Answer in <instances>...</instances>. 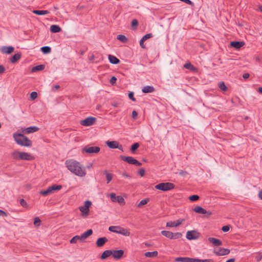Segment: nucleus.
<instances>
[{"mask_svg":"<svg viewBox=\"0 0 262 262\" xmlns=\"http://www.w3.org/2000/svg\"><path fill=\"white\" fill-rule=\"evenodd\" d=\"M104 173L106 176L107 183H109L113 179V174L111 173H108L107 170L104 171Z\"/></svg>","mask_w":262,"mask_h":262,"instance_id":"obj_33","label":"nucleus"},{"mask_svg":"<svg viewBox=\"0 0 262 262\" xmlns=\"http://www.w3.org/2000/svg\"><path fill=\"white\" fill-rule=\"evenodd\" d=\"M193 210L194 212L199 214H205L207 213L208 215H211L212 214L211 212L207 211L205 209L200 206H196L194 208Z\"/></svg>","mask_w":262,"mask_h":262,"instance_id":"obj_16","label":"nucleus"},{"mask_svg":"<svg viewBox=\"0 0 262 262\" xmlns=\"http://www.w3.org/2000/svg\"><path fill=\"white\" fill-rule=\"evenodd\" d=\"M155 89L153 86L147 85L142 89V92L144 93H152L154 91Z\"/></svg>","mask_w":262,"mask_h":262,"instance_id":"obj_27","label":"nucleus"},{"mask_svg":"<svg viewBox=\"0 0 262 262\" xmlns=\"http://www.w3.org/2000/svg\"><path fill=\"white\" fill-rule=\"evenodd\" d=\"M21 54L17 53L14 54L13 56H12L10 58V61L12 63H15L18 60H19L21 58Z\"/></svg>","mask_w":262,"mask_h":262,"instance_id":"obj_23","label":"nucleus"},{"mask_svg":"<svg viewBox=\"0 0 262 262\" xmlns=\"http://www.w3.org/2000/svg\"><path fill=\"white\" fill-rule=\"evenodd\" d=\"M19 203L20 205L24 207H26L28 206L27 202L23 199H21L20 200Z\"/></svg>","mask_w":262,"mask_h":262,"instance_id":"obj_48","label":"nucleus"},{"mask_svg":"<svg viewBox=\"0 0 262 262\" xmlns=\"http://www.w3.org/2000/svg\"><path fill=\"white\" fill-rule=\"evenodd\" d=\"M122 176L125 178H130V176L126 172H123Z\"/></svg>","mask_w":262,"mask_h":262,"instance_id":"obj_60","label":"nucleus"},{"mask_svg":"<svg viewBox=\"0 0 262 262\" xmlns=\"http://www.w3.org/2000/svg\"><path fill=\"white\" fill-rule=\"evenodd\" d=\"M139 146V144L138 143H135L132 145L131 146V150L133 152H134L135 150H136Z\"/></svg>","mask_w":262,"mask_h":262,"instance_id":"obj_43","label":"nucleus"},{"mask_svg":"<svg viewBox=\"0 0 262 262\" xmlns=\"http://www.w3.org/2000/svg\"><path fill=\"white\" fill-rule=\"evenodd\" d=\"M230 251L228 249L220 248L217 250H214V253L219 256L226 255L229 254Z\"/></svg>","mask_w":262,"mask_h":262,"instance_id":"obj_14","label":"nucleus"},{"mask_svg":"<svg viewBox=\"0 0 262 262\" xmlns=\"http://www.w3.org/2000/svg\"><path fill=\"white\" fill-rule=\"evenodd\" d=\"M184 68L187 69H190L192 71H194L195 70V67L192 66L190 63H186L184 66Z\"/></svg>","mask_w":262,"mask_h":262,"instance_id":"obj_40","label":"nucleus"},{"mask_svg":"<svg viewBox=\"0 0 262 262\" xmlns=\"http://www.w3.org/2000/svg\"><path fill=\"white\" fill-rule=\"evenodd\" d=\"M138 25V21L137 19H133L132 21V26L133 27L134 26L137 27Z\"/></svg>","mask_w":262,"mask_h":262,"instance_id":"obj_53","label":"nucleus"},{"mask_svg":"<svg viewBox=\"0 0 262 262\" xmlns=\"http://www.w3.org/2000/svg\"><path fill=\"white\" fill-rule=\"evenodd\" d=\"M6 215H7V214L5 211L0 210V216H6Z\"/></svg>","mask_w":262,"mask_h":262,"instance_id":"obj_61","label":"nucleus"},{"mask_svg":"<svg viewBox=\"0 0 262 262\" xmlns=\"http://www.w3.org/2000/svg\"><path fill=\"white\" fill-rule=\"evenodd\" d=\"M5 71V68L2 65H0V74L3 73Z\"/></svg>","mask_w":262,"mask_h":262,"instance_id":"obj_58","label":"nucleus"},{"mask_svg":"<svg viewBox=\"0 0 262 262\" xmlns=\"http://www.w3.org/2000/svg\"><path fill=\"white\" fill-rule=\"evenodd\" d=\"M182 2H185L187 4L192 5L193 4L192 2L190 0H180Z\"/></svg>","mask_w":262,"mask_h":262,"instance_id":"obj_59","label":"nucleus"},{"mask_svg":"<svg viewBox=\"0 0 262 262\" xmlns=\"http://www.w3.org/2000/svg\"><path fill=\"white\" fill-rule=\"evenodd\" d=\"M93 233L92 229H89L80 235V241H83L85 239L91 235Z\"/></svg>","mask_w":262,"mask_h":262,"instance_id":"obj_21","label":"nucleus"},{"mask_svg":"<svg viewBox=\"0 0 262 262\" xmlns=\"http://www.w3.org/2000/svg\"><path fill=\"white\" fill-rule=\"evenodd\" d=\"M32 12L34 14H35L36 15H43L48 14L49 13V11L48 10H34Z\"/></svg>","mask_w":262,"mask_h":262,"instance_id":"obj_29","label":"nucleus"},{"mask_svg":"<svg viewBox=\"0 0 262 262\" xmlns=\"http://www.w3.org/2000/svg\"><path fill=\"white\" fill-rule=\"evenodd\" d=\"M50 31L53 33H58L61 31V28L57 25H53L50 27Z\"/></svg>","mask_w":262,"mask_h":262,"instance_id":"obj_30","label":"nucleus"},{"mask_svg":"<svg viewBox=\"0 0 262 262\" xmlns=\"http://www.w3.org/2000/svg\"><path fill=\"white\" fill-rule=\"evenodd\" d=\"M53 193V191H52L50 187H48L46 190H41L40 192V194L42 195L43 196H47L49 194H50Z\"/></svg>","mask_w":262,"mask_h":262,"instance_id":"obj_31","label":"nucleus"},{"mask_svg":"<svg viewBox=\"0 0 262 262\" xmlns=\"http://www.w3.org/2000/svg\"><path fill=\"white\" fill-rule=\"evenodd\" d=\"M255 258L257 261H260L262 258V255L260 253H258L255 256Z\"/></svg>","mask_w":262,"mask_h":262,"instance_id":"obj_49","label":"nucleus"},{"mask_svg":"<svg viewBox=\"0 0 262 262\" xmlns=\"http://www.w3.org/2000/svg\"><path fill=\"white\" fill-rule=\"evenodd\" d=\"M244 45V43L242 41H232V42H231V43H230L231 46L235 48L236 49H239Z\"/></svg>","mask_w":262,"mask_h":262,"instance_id":"obj_25","label":"nucleus"},{"mask_svg":"<svg viewBox=\"0 0 262 262\" xmlns=\"http://www.w3.org/2000/svg\"><path fill=\"white\" fill-rule=\"evenodd\" d=\"M45 68V66L42 64L38 65L37 66L34 67L32 69V71L33 72H36L37 71H41L43 70Z\"/></svg>","mask_w":262,"mask_h":262,"instance_id":"obj_34","label":"nucleus"},{"mask_svg":"<svg viewBox=\"0 0 262 262\" xmlns=\"http://www.w3.org/2000/svg\"><path fill=\"white\" fill-rule=\"evenodd\" d=\"M107 241V238L105 237L99 238L96 242V245L98 247H102Z\"/></svg>","mask_w":262,"mask_h":262,"instance_id":"obj_22","label":"nucleus"},{"mask_svg":"<svg viewBox=\"0 0 262 262\" xmlns=\"http://www.w3.org/2000/svg\"><path fill=\"white\" fill-rule=\"evenodd\" d=\"M128 97L129 98V99H130L133 101H136V99L134 97V93L133 92H130L128 94Z\"/></svg>","mask_w":262,"mask_h":262,"instance_id":"obj_50","label":"nucleus"},{"mask_svg":"<svg viewBox=\"0 0 262 262\" xmlns=\"http://www.w3.org/2000/svg\"><path fill=\"white\" fill-rule=\"evenodd\" d=\"M117 38L122 42L125 43L127 41V38L123 35H119Z\"/></svg>","mask_w":262,"mask_h":262,"instance_id":"obj_36","label":"nucleus"},{"mask_svg":"<svg viewBox=\"0 0 262 262\" xmlns=\"http://www.w3.org/2000/svg\"><path fill=\"white\" fill-rule=\"evenodd\" d=\"M152 36L153 35L151 33H148V34H146V35H145L144 36H143L142 38L143 39V40L145 41L147 39L152 37Z\"/></svg>","mask_w":262,"mask_h":262,"instance_id":"obj_46","label":"nucleus"},{"mask_svg":"<svg viewBox=\"0 0 262 262\" xmlns=\"http://www.w3.org/2000/svg\"><path fill=\"white\" fill-rule=\"evenodd\" d=\"M53 192L56 190H59L61 189L62 186L61 185H54L50 187Z\"/></svg>","mask_w":262,"mask_h":262,"instance_id":"obj_41","label":"nucleus"},{"mask_svg":"<svg viewBox=\"0 0 262 262\" xmlns=\"http://www.w3.org/2000/svg\"><path fill=\"white\" fill-rule=\"evenodd\" d=\"M235 260L234 258H231L227 260L226 262H234Z\"/></svg>","mask_w":262,"mask_h":262,"instance_id":"obj_64","label":"nucleus"},{"mask_svg":"<svg viewBox=\"0 0 262 262\" xmlns=\"http://www.w3.org/2000/svg\"><path fill=\"white\" fill-rule=\"evenodd\" d=\"M139 174L141 176L143 177L145 174V170L143 168H141L139 170Z\"/></svg>","mask_w":262,"mask_h":262,"instance_id":"obj_54","label":"nucleus"},{"mask_svg":"<svg viewBox=\"0 0 262 262\" xmlns=\"http://www.w3.org/2000/svg\"><path fill=\"white\" fill-rule=\"evenodd\" d=\"M117 81V78L115 76H113L110 79V83L112 84H114Z\"/></svg>","mask_w":262,"mask_h":262,"instance_id":"obj_52","label":"nucleus"},{"mask_svg":"<svg viewBox=\"0 0 262 262\" xmlns=\"http://www.w3.org/2000/svg\"><path fill=\"white\" fill-rule=\"evenodd\" d=\"M191 201H196L199 200V196L198 195H191L189 198Z\"/></svg>","mask_w":262,"mask_h":262,"instance_id":"obj_45","label":"nucleus"},{"mask_svg":"<svg viewBox=\"0 0 262 262\" xmlns=\"http://www.w3.org/2000/svg\"><path fill=\"white\" fill-rule=\"evenodd\" d=\"M155 188L163 191L171 190L174 188V185L170 182L161 183L155 186Z\"/></svg>","mask_w":262,"mask_h":262,"instance_id":"obj_6","label":"nucleus"},{"mask_svg":"<svg viewBox=\"0 0 262 262\" xmlns=\"http://www.w3.org/2000/svg\"><path fill=\"white\" fill-rule=\"evenodd\" d=\"M175 260L177 262H213V260L211 259H199L187 257H177Z\"/></svg>","mask_w":262,"mask_h":262,"instance_id":"obj_4","label":"nucleus"},{"mask_svg":"<svg viewBox=\"0 0 262 262\" xmlns=\"http://www.w3.org/2000/svg\"><path fill=\"white\" fill-rule=\"evenodd\" d=\"M97 119L94 117H88L84 120L80 121V124L84 126H89L94 124Z\"/></svg>","mask_w":262,"mask_h":262,"instance_id":"obj_9","label":"nucleus"},{"mask_svg":"<svg viewBox=\"0 0 262 262\" xmlns=\"http://www.w3.org/2000/svg\"><path fill=\"white\" fill-rule=\"evenodd\" d=\"M148 201V199H144V200H141L140 202V203L138 204V207H141L143 205H144L146 204L147 203Z\"/></svg>","mask_w":262,"mask_h":262,"instance_id":"obj_42","label":"nucleus"},{"mask_svg":"<svg viewBox=\"0 0 262 262\" xmlns=\"http://www.w3.org/2000/svg\"><path fill=\"white\" fill-rule=\"evenodd\" d=\"M112 250H107L104 251L101 254V258L105 259L111 255H112Z\"/></svg>","mask_w":262,"mask_h":262,"instance_id":"obj_26","label":"nucleus"},{"mask_svg":"<svg viewBox=\"0 0 262 262\" xmlns=\"http://www.w3.org/2000/svg\"><path fill=\"white\" fill-rule=\"evenodd\" d=\"M200 233L196 230L188 231L186 233V238L189 240H193L198 238Z\"/></svg>","mask_w":262,"mask_h":262,"instance_id":"obj_12","label":"nucleus"},{"mask_svg":"<svg viewBox=\"0 0 262 262\" xmlns=\"http://www.w3.org/2000/svg\"><path fill=\"white\" fill-rule=\"evenodd\" d=\"M11 156L12 158L16 160L31 161L34 159V157L30 154L17 150L13 151Z\"/></svg>","mask_w":262,"mask_h":262,"instance_id":"obj_3","label":"nucleus"},{"mask_svg":"<svg viewBox=\"0 0 262 262\" xmlns=\"http://www.w3.org/2000/svg\"><path fill=\"white\" fill-rule=\"evenodd\" d=\"M59 88H60V86L59 85H55L52 87V90H58L59 89Z\"/></svg>","mask_w":262,"mask_h":262,"instance_id":"obj_63","label":"nucleus"},{"mask_svg":"<svg viewBox=\"0 0 262 262\" xmlns=\"http://www.w3.org/2000/svg\"><path fill=\"white\" fill-rule=\"evenodd\" d=\"M41 51L45 54H48L51 52V49L50 47L44 46L41 48Z\"/></svg>","mask_w":262,"mask_h":262,"instance_id":"obj_35","label":"nucleus"},{"mask_svg":"<svg viewBox=\"0 0 262 262\" xmlns=\"http://www.w3.org/2000/svg\"><path fill=\"white\" fill-rule=\"evenodd\" d=\"M92 203L90 201H86L84 202V205L83 206H80L79 207V210L81 212L82 215H88L89 213V207L91 205Z\"/></svg>","mask_w":262,"mask_h":262,"instance_id":"obj_11","label":"nucleus"},{"mask_svg":"<svg viewBox=\"0 0 262 262\" xmlns=\"http://www.w3.org/2000/svg\"><path fill=\"white\" fill-rule=\"evenodd\" d=\"M108 230L111 232L120 234L126 236H128L130 235L129 230L122 228L120 226H112L108 228Z\"/></svg>","mask_w":262,"mask_h":262,"instance_id":"obj_5","label":"nucleus"},{"mask_svg":"<svg viewBox=\"0 0 262 262\" xmlns=\"http://www.w3.org/2000/svg\"><path fill=\"white\" fill-rule=\"evenodd\" d=\"M183 221V220H178L173 222H168L166 223V226L169 227H176L180 225Z\"/></svg>","mask_w":262,"mask_h":262,"instance_id":"obj_18","label":"nucleus"},{"mask_svg":"<svg viewBox=\"0 0 262 262\" xmlns=\"http://www.w3.org/2000/svg\"><path fill=\"white\" fill-rule=\"evenodd\" d=\"M158 253L157 251L153 252H147L145 253L144 255L146 257H156L158 256Z\"/></svg>","mask_w":262,"mask_h":262,"instance_id":"obj_28","label":"nucleus"},{"mask_svg":"<svg viewBox=\"0 0 262 262\" xmlns=\"http://www.w3.org/2000/svg\"><path fill=\"white\" fill-rule=\"evenodd\" d=\"M208 240L209 243H211L214 246H220L222 245V242L219 239L214 237H209Z\"/></svg>","mask_w":262,"mask_h":262,"instance_id":"obj_19","label":"nucleus"},{"mask_svg":"<svg viewBox=\"0 0 262 262\" xmlns=\"http://www.w3.org/2000/svg\"><path fill=\"white\" fill-rule=\"evenodd\" d=\"M182 234L180 232L172 233L171 239H175L181 238Z\"/></svg>","mask_w":262,"mask_h":262,"instance_id":"obj_38","label":"nucleus"},{"mask_svg":"<svg viewBox=\"0 0 262 262\" xmlns=\"http://www.w3.org/2000/svg\"><path fill=\"white\" fill-rule=\"evenodd\" d=\"M38 130L39 128L36 126H31L24 129L22 132L25 134H30L36 132Z\"/></svg>","mask_w":262,"mask_h":262,"instance_id":"obj_20","label":"nucleus"},{"mask_svg":"<svg viewBox=\"0 0 262 262\" xmlns=\"http://www.w3.org/2000/svg\"><path fill=\"white\" fill-rule=\"evenodd\" d=\"M110 62L114 64H117L120 62V60L115 56L109 55L108 56Z\"/></svg>","mask_w":262,"mask_h":262,"instance_id":"obj_24","label":"nucleus"},{"mask_svg":"<svg viewBox=\"0 0 262 262\" xmlns=\"http://www.w3.org/2000/svg\"><path fill=\"white\" fill-rule=\"evenodd\" d=\"M41 222L40 220L38 217H36L34 219V225L36 226H39L40 225V223Z\"/></svg>","mask_w":262,"mask_h":262,"instance_id":"obj_44","label":"nucleus"},{"mask_svg":"<svg viewBox=\"0 0 262 262\" xmlns=\"http://www.w3.org/2000/svg\"><path fill=\"white\" fill-rule=\"evenodd\" d=\"M78 240H80V236L76 235L71 239L70 242L71 244H75L77 243Z\"/></svg>","mask_w":262,"mask_h":262,"instance_id":"obj_37","label":"nucleus"},{"mask_svg":"<svg viewBox=\"0 0 262 262\" xmlns=\"http://www.w3.org/2000/svg\"><path fill=\"white\" fill-rule=\"evenodd\" d=\"M13 137L15 141L18 145L23 146L30 147L32 146V141L22 134L14 133Z\"/></svg>","mask_w":262,"mask_h":262,"instance_id":"obj_2","label":"nucleus"},{"mask_svg":"<svg viewBox=\"0 0 262 262\" xmlns=\"http://www.w3.org/2000/svg\"><path fill=\"white\" fill-rule=\"evenodd\" d=\"M218 86L220 89L223 91H226L227 89V86L225 84L224 82H220L218 84Z\"/></svg>","mask_w":262,"mask_h":262,"instance_id":"obj_39","label":"nucleus"},{"mask_svg":"<svg viewBox=\"0 0 262 262\" xmlns=\"http://www.w3.org/2000/svg\"><path fill=\"white\" fill-rule=\"evenodd\" d=\"M65 165L71 172L78 177H83L86 174L85 168L77 161L69 159L65 162Z\"/></svg>","mask_w":262,"mask_h":262,"instance_id":"obj_1","label":"nucleus"},{"mask_svg":"<svg viewBox=\"0 0 262 262\" xmlns=\"http://www.w3.org/2000/svg\"><path fill=\"white\" fill-rule=\"evenodd\" d=\"M161 234L165 236V237L169 238L170 239H171L172 235V232L169 231H166V230H163L161 231Z\"/></svg>","mask_w":262,"mask_h":262,"instance_id":"obj_32","label":"nucleus"},{"mask_svg":"<svg viewBox=\"0 0 262 262\" xmlns=\"http://www.w3.org/2000/svg\"><path fill=\"white\" fill-rule=\"evenodd\" d=\"M230 229V226L228 225L224 226L222 227V230L223 232H227Z\"/></svg>","mask_w":262,"mask_h":262,"instance_id":"obj_51","label":"nucleus"},{"mask_svg":"<svg viewBox=\"0 0 262 262\" xmlns=\"http://www.w3.org/2000/svg\"><path fill=\"white\" fill-rule=\"evenodd\" d=\"M145 41L144 40H143L142 38L141 39L140 41V45L141 46V47L143 49H144L145 48L144 45V42Z\"/></svg>","mask_w":262,"mask_h":262,"instance_id":"obj_56","label":"nucleus"},{"mask_svg":"<svg viewBox=\"0 0 262 262\" xmlns=\"http://www.w3.org/2000/svg\"><path fill=\"white\" fill-rule=\"evenodd\" d=\"M109 196L113 202H117L122 205H124L125 203L124 199L122 196L120 195H116V193H111Z\"/></svg>","mask_w":262,"mask_h":262,"instance_id":"obj_10","label":"nucleus"},{"mask_svg":"<svg viewBox=\"0 0 262 262\" xmlns=\"http://www.w3.org/2000/svg\"><path fill=\"white\" fill-rule=\"evenodd\" d=\"M120 158L122 160L133 165H135L136 166H141L142 165L141 163L134 159L132 157H126L124 156H121Z\"/></svg>","mask_w":262,"mask_h":262,"instance_id":"obj_7","label":"nucleus"},{"mask_svg":"<svg viewBox=\"0 0 262 262\" xmlns=\"http://www.w3.org/2000/svg\"><path fill=\"white\" fill-rule=\"evenodd\" d=\"M14 50V48L12 46H3L0 49L1 52L5 54H10L12 53Z\"/></svg>","mask_w":262,"mask_h":262,"instance_id":"obj_15","label":"nucleus"},{"mask_svg":"<svg viewBox=\"0 0 262 262\" xmlns=\"http://www.w3.org/2000/svg\"><path fill=\"white\" fill-rule=\"evenodd\" d=\"M249 74L247 73H245L243 74V77L244 78V79H247L249 77Z\"/></svg>","mask_w":262,"mask_h":262,"instance_id":"obj_62","label":"nucleus"},{"mask_svg":"<svg viewBox=\"0 0 262 262\" xmlns=\"http://www.w3.org/2000/svg\"><path fill=\"white\" fill-rule=\"evenodd\" d=\"M37 97V93L36 92H33L30 94V98L32 100H34Z\"/></svg>","mask_w":262,"mask_h":262,"instance_id":"obj_47","label":"nucleus"},{"mask_svg":"<svg viewBox=\"0 0 262 262\" xmlns=\"http://www.w3.org/2000/svg\"><path fill=\"white\" fill-rule=\"evenodd\" d=\"M124 251L123 250H112L113 257L117 259H120L123 255Z\"/></svg>","mask_w":262,"mask_h":262,"instance_id":"obj_17","label":"nucleus"},{"mask_svg":"<svg viewBox=\"0 0 262 262\" xmlns=\"http://www.w3.org/2000/svg\"><path fill=\"white\" fill-rule=\"evenodd\" d=\"M100 150V148L98 146H86L82 149V152H85L87 154H97Z\"/></svg>","mask_w":262,"mask_h":262,"instance_id":"obj_8","label":"nucleus"},{"mask_svg":"<svg viewBox=\"0 0 262 262\" xmlns=\"http://www.w3.org/2000/svg\"><path fill=\"white\" fill-rule=\"evenodd\" d=\"M137 116H138L137 112L136 111H133L132 112V117L134 119H136L137 117Z\"/></svg>","mask_w":262,"mask_h":262,"instance_id":"obj_57","label":"nucleus"},{"mask_svg":"<svg viewBox=\"0 0 262 262\" xmlns=\"http://www.w3.org/2000/svg\"><path fill=\"white\" fill-rule=\"evenodd\" d=\"M106 144L110 148H112V149L118 148L120 150H123L122 146L121 145H119L118 142L117 141H107L106 142Z\"/></svg>","mask_w":262,"mask_h":262,"instance_id":"obj_13","label":"nucleus"},{"mask_svg":"<svg viewBox=\"0 0 262 262\" xmlns=\"http://www.w3.org/2000/svg\"><path fill=\"white\" fill-rule=\"evenodd\" d=\"M179 174L180 176H186V175L188 174V172L187 171H186L181 170L179 172Z\"/></svg>","mask_w":262,"mask_h":262,"instance_id":"obj_55","label":"nucleus"}]
</instances>
